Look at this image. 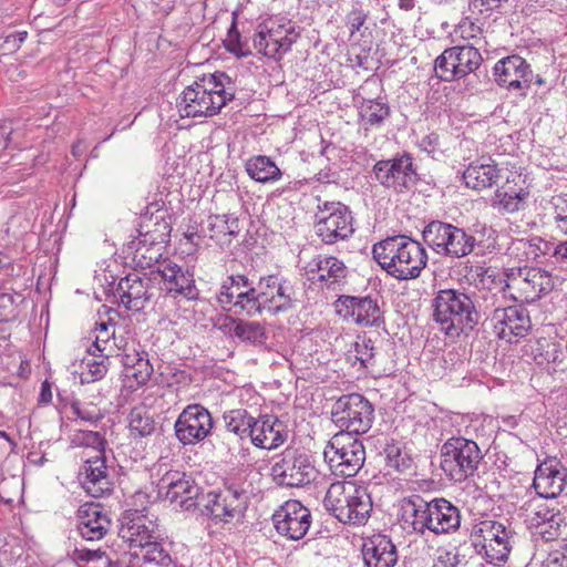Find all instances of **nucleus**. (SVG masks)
I'll list each match as a JSON object with an SVG mask.
<instances>
[{
    "label": "nucleus",
    "instance_id": "1",
    "mask_svg": "<svg viewBox=\"0 0 567 567\" xmlns=\"http://www.w3.org/2000/svg\"><path fill=\"white\" fill-rule=\"evenodd\" d=\"M235 83L225 72L205 74L185 87L176 101L181 117H210L235 97Z\"/></svg>",
    "mask_w": 567,
    "mask_h": 567
},
{
    "label": "nucleus",
    "instance_id": "2",
    "mask_svg": "<svg viewBox=\"0 0 567 567\" xmlns=\"http://www.w3.org/2000/svg\"><path fill=\"white\" fill-rule=\"evenodd\" d=\"M372 257L388 275L398 280L419 278L429 259L421 243L405 235L390 236L375 243Z\"/></svg>",
    "mask_w": 567,
    "mask_h": 567
},
{
    "label": "nucleus",
    "instance_id": "3",
    "mask_svg": "<svg viewBox=\"0 0 567 567\" xmlns=\"http://www.w3.org/2000/svg\"><path fill=\"white\" fill-rule=\"evenodd\" d=\"M433 320L447 334L473 330L485 317L476 296L460 289H441L432 299Z\"/></svg>",
    "mask_w": 567,
    "mask_h": 567
},
{
    "label": "nucleus",
    "instance_id": "4",
    "mask_svg": "<svg viewBox=\"0 0 567 567\" xmlns=\"http://www.w3.org/2000/svg\"><path fill=\"white\" fill-rule=\"evenodd\" d=\"M323 506L340 523L360 526L370 517L372 499L363 487L351 482H336L328 488Z\"/></svg>",
    "mask_w": 567,
    "mask_h": 567
},
{
    "label": "nucleus",
    "instance_id": "5",
    "mask_svg": "<svg viewBox=\"0 0 567 567\" xmlns=\"http://www.w3.org/2000/svg\"><path fill=\"white\" fill-rule=\"evenodd\" d=\"M440 458L446 476L461 483L476 473L484 454L475 441L453 436L441 446Z\"/></svg>",
    "mask_w": 567,
    "mask_h": 567
},
{
    "label": "nucleus",
    "instance_id": "6",
    "mask_svg": "<svg viewBox=\"0 0 567 567\" xmlns=\"http://www.w3.org/2000/svg\"><path fill=\"white\" fill-rule=\"evenodd\" d=\"M471 537L476 553L487 564L501 566L508 560L515 532L499 522L485 519L474 525Z\"/></svg>",
    "mask_w": 567,
    "mask_h": 567
},
{
    "label": "nucleus",
    "instance_id": "7",
    "mask_svg": "<svg viewBox=\"0 0 567 567\" xmlns=\"http://www.w3.org/2000/svg\"><path fill=\"white\" fill-rule=\"evenodd\" d=\"M422 238L435 254L449 258L466 257L476 246V239L472 234L442 220L430 221L422 230Z\"/></svg>",
    "mask_w": 567,
    "mask_h": 567
},
{
    "label": "nucleus",
    "instance_id": "8",
    "mask_svg": "<svg viewBox=\"0 0 567 567\" xmlns=\"http://www.w3.org/2000/svg\"><path fill=\"white\" fill-rule=\"evenodd\" d=\"M331 420L340 429L339 433L364 434L372 426L374 408L360 393L344 394L333 403Z\"/></svg>",
    "mask_w": 567,
    "mask_h": 567
},
{
    "label": "nucleus",
    "instance_id": "9",
    "mask_svg": "<svg viewBox=\"0 0 567 567\" xmlns=\"http://www.w3.org/2000/svg\"><path fill=\"white\" fill-rule=\"evenodd\" d=\"M313 228L316 235L327 245L348 239L354 233L352 213L341 202H322L318 198Z\"/></svg>",
    "mask_w": 567,
    "mask_h": 567
},
{
    "label": "nucleus",
    "instance_id": "10",
    "mask_svg": "<svg viewBox=\"0 0 567 567\" xmlns=\"http://www.w3.org/2000/svg\"><path fill=\"white\" fill-rule=\"evenodd\" d=\"M324 457L336 475L353 477L362 468L365 461V449L357 436L350 433H337L324 449Z\"/></svg>",
    "mask_w": 567,
    "mask_h": 567
},
{
    "label": "nucleus",
    "instance_id": "11",
    "mask_svg": "<svg viewBox=\"0 0 567 567\" xmlns=\"http://www.w3.org/2000/svg\"><path fill=\"white\" fill-rule=\"evenodd\" d=\"M372 173L374 181L381 186L398 194L410 192L420 181L413 156L408 152L378 161L372 167Z\"/></svg>",
    "mask_w": 567,
    "mask_h": 567
},
{
    "label": "nucleus",
    "instance_id": "12",
    "mask_svg": "<svg viewBox=\"0 0 567 567\" xmlns=\"http://www.w3.org/2000/svg\"><path fill=\"white\" fill-rule=\"evenodd\" d=\"M312 456L306 451L286 449L271 466L274 481L285 487H302L317 477Z\"/></svg>",
    "mask_w": 567,
    "mask_h": 567
},
{
    "label": "nucleus",
    "instance_id": "13",
    "mask_svg": "<svg viewBox=\"0 0 567 567\" xmlns=\"http://www.w3.org/2000/svg\"><path fill=\"white\" fill-rule=\"evenodd\" d=\"M482 62V54L474 45H454L435 59L434 70L442 81L451 82L474 73Z\"/></svg>",
    "mask_w": 567,
    "mask_h": 567
},
{
    "label": "nucleus",
    "instance_id": "14",
    "mask_svg": "<svg viewBox=\"0 0 567 567\" xmlns=\"http://www.w3.org/2000/svg\"><path fill=\"white\" fill-rule=\"evenodd\" d=\"M493 306H495V308L491 313L485 311L483 320L489 321L498 339L512 343L529 332L532 322L529 312L524 305L496 306L495 302H493Z\"/></svg>",
    "mask_w": 567,
    "mask_h": 567
},
{
    "label": "nucleus",
    "instance_id": "15",
    "mask_svg": "<svg viewBox=\"0 0 567 567\" xmlns=\"http://www.w3.org/2000/svg\"><path fill=\"white\" fill-rule=\"evenodd\" d=\"M118 537L130 549L141 551L155 540H163L156 518L148 517L144 511H125L120 518Z\"/></svg>",
    "mask_w": 567,
    "mask_h": 567
},
{
    "label": "nucleus",
    "instance_id": "16",
    "mask_svg": "<svg viewBox=\"0 0 567 567\" xmlns=\"http://www.w3.org/2000/svg\"><path fill=\"white\" fill-rule=\"evenodd\" d=\"M299 37V31L290 21L286 23L271 21L258 27L254 37V47L266 58L280 61Z\"/></svg>",
    "mask_w": 567,
    "mask_h": 567
},
{
    "label": "nucleus",
    "instance_id": "17",
    "mask_svg": "<svg viewBox=\"0 0 567 567\" xmlns=\"http://www.w3.org/2000/svg\"><path fill=\"white\" fill-rule=\"evenodd\" d=\"M261 310L271 315L287 312L299 302L298 290L287 277L274 274L259 278Z\"/></svg>",
    "mask_w": 567,
    "mask_h": 567
},
{
    "label": "nucleus",
    "instance_id": "18",
    "mask_svg": "<svg viewBox=\"0 0 567 567\" xmlns=\"http://www.w3.org/2000/svg\"><path fill=\"white\" fill-rule=\"evenodd\" d=\"M214 429L210 412L202 404H188L177 416L174 423V433L177 441L186 445H196L205 441Z\"/></svg>",
    "mask_w": 567,
    "mask_h": 567
},
{
    "label": "nucleus",
    "instance_id": "19",
    "mask_svg": "<svg viewBox=\"0 0 567 567\" xmlns=\"http://www.w3.org/2000/svg\"><path fill=\"white\" fill-rule=\"evenodd\" d=\"M247 492L238 485H230L206 496L205 509L215 522L229 523L240 517L248 505Z\"/></svg>",
    "mask_w": 567,
    "mask_h": 567
},
{
    "label": "nucleus",
    "instance_id": "20",
    "mask_svg": "<svg viewBox=\"0 0 567 567\" xmlns=\"http://www.w3.org/2000/svg\"><path fill=\"white\" fill-rule=\"evenodd\" d=\"M272 523L279 535L299 540L306 536L311 526V513L301 502L289 499L274 513Z\"/></svg>",
    "mask_w": 567,
    "mask_h": 567
},
{
    "label": "nucleus",
    "instance_id": "21",
    "mask_svg": "<svg viewBox=\"0 0 567 567\" xmlns=\"http://www.w3.org/2000/svg\"><path fill=\"white\" fill-rule=\"evenodd\" d=\"M158 494L182 509L189 511L197 505L200 487L195 481L178 471L166 472L157 484Z\"/></svg>",
    "mask_w": 567,
    "mask_h": 567
},
{
    "label": "nucleus",
    "instance_id": "22",
    "mask_svg": "<svg viewBox=\"0 0 567 567\" xmlns=\"http://www.w3.org/2000/svg\"><path fill=\"white\" fill-rule=\"evenodd\" d=\"M495 82L509 91H519L525 96L534 74L530 65L519 55H508L497 61L493 69Z\"/></svg>",
    "mask_w": 567,
    "mask_h": 567
},
{
    "label": "nucleus",
    "instance_id": "23",
    "mask_svg": "<svg viewBox=\"0 0 567 567\" xmlns=\"http://www.w3.org/2000/svg\"><path fill=\"white\" fill-rule=\"evenodd\" d=\"M76 530L87 542L103 539L112 527L109 512L100 503H85L76 513Z\"/></svg>",
    "mask_w": 567,
    "mask_h": 567
},
{
    "label": "nucleus",
    "instance_id": "24",
    "mask_svg": "<svg viewBox=\"0 0 567 567\" xmlns=\"http://www.w3.org/2000/svg\"><path fill=\"white\" fill-rule=\"evenodd\" d=\"M336 308L339 316L364 327H379L383 322L377 300L369 296H343L338 299Z\"/></svg>",
    "mask_w": 567,
    "mask_h": 567
},
{
    "label": "nucleus",
    "instance_id": "25",
    "mask_svg": "<svg viewBox=\"0 0 567 567\" xmlns=\"http://www.w3.org/2000/svg\"><path fill=\"white\" fill-rule=\"evenodd\" d=\"M567 468L556 460H546L536 470L533 487L537 496L546 499L558 497L566 485Z\"/></svg>",
    "mask_w": 567,
    "mask_h": 567
},
{
    "label": "nucleus",
    "instance_id": "26",
    "mask_svg": "<svg viewBox=\"0 0 567 567\" xmlns=\"http://www.w3.org/2000/svg\"><path fill=\"white\" fill-rule=\"evenodd\" d=\"M158 274L166 292L174 298L182 297L188 301L198 299L199 290L195 285L194 272L174 262H166L158 268Z\"/></svg>",
    "mask_w": 567,
    "mask_h": 567
},
{
    "label": "nucleus",
    "instance_id": "27",
    "mask_svg": "<svg viewBox=\"0 0 567 567\" xmlns=\"http://www.w3.org/2000/svg\"><path fill=\"white\" fill-rule=\"evenodd\" d=\"M80 476L82 487L92 497H103L113 489L105 456H89L81 467Z\"/></svg>",
    "mask_w": 567,
    "mask_h": 567
},
{
    "label": "nucleus",
    "instance_id": "28",
    "mask_svg": "<svg viewBox=\"0 0 567 567\" xmlns=\"http://www.w3.org/2000/svg\"><path fill=\"white\" fill-rule=\"evenodd\" d=\"M150 289L151 279L133 272L120 279L115 291L126 309L140 311L152 298Z\"/></svg>",
    "mask_w": 567,
    "mask_h": 567
},
{
    "label": "nucleus",
    "instance_id": "29",
    "mask_svg": "<svg viewBox=\"0 0 567 567\" xmlns=\"http://www.w3.org/2000/svg\"><path fill=\"white\" fill-rule=\"evenodd\" d=\"M288 431L284 422L274 415H262L255 419L250 440L251 443L260 449L274 450L286 442Z\"/></svg>",
    "mask_w": 567,
    "mask_h": 567
},
{
    "label": "nucleus",
    "instance_id": "30",
    "mask_svg": "<svg viewBox=\"0 0 567 567\" xmlns=\"http://www.w3.org/2000/svg\"><path fill=\"white\" fill-rule=\"evenodd\" d=\"M362 556L367 567H394L398 551L392 540L384 535H373L362 546Z\"/></svg>",
    "mask_w": 567,
    "mask_h": 567
},
{
    "label": "nucleus",
    "instance_id": "31",
    "mask_svg": "<svg viewBox=\"0 0 567 567\" xmlns=\"http://www.w3.org/2000/svg\"><path fill=\"white\" fill-rule=\"evenodd\" d=\"M313 265L316 268L309 270L311 280L320 282L322 287L332 291H336L344 284L348 269L343 261L333 256H318L313 259Z\"/></svg>",
    "mask_w": 567,
    "mask_h": 567
},
{
    "label": "nucleus",
    "instance_id": "32",
    "mask_svg": "<svg viewBox=\"0 0 567 567\" xmlns=\"http://www.w3.org/2000/svg\"><path fill=\"white\" fill-rule=\"evenodd\" d=\"M432 501H425L420 495H411L403 499L402 520L406 528L413 532L424 534L430 530L433 520H431Z\"/></svg>",
    "mask_w": 567,
    "mask_h": 567
},
{
    "label": "nucleus",
    "instance_id": "33",
    "mask_svg": "<svg viewBox=\"0 0 567 567\" xmlns=\"http://www.w3.org/2000/svg\"><path fill=\"white\" fill-rule=\"evenodd\" d=\"M499 172L494 159L482 156L466 167L463 179L467 187L481 190L492 187L497 182Z\"/></svg>",
    "mask_w": 567,
    "mask_h": 567
},
{
    "label": "nucleus",
    "instance_id": "34",
    "mask_svg": "<svg viewBox=\"0 0 567 567\" xmlns=\"http://www.w3.org/2000/svg\"><path fill=\"white\" fill-rule=\"evenodd\" d=\"M431 516L430 532L436 535L456 530L461 525L460 509L445 498L432 499Z\"/></svg>",
    "mask_w": 567,
    "mask_h": 567
},
{
    "label": "nucleus",
    "instance_id": "35",
    "mask_svg": "<svg viewBox=\"0 0 567 567\" xmlns=\"http://www.w3.org/2000/svg\"><path fill=\"white\" fill-rule=\"evenodd\" d=\"M239 220L229 215H210L200 231L209 236L217 245H230L233 237L239 234Z\"/></svg>",
    "mask_w": 567,
    "mask_h": 567
},
{
    "label": "nucleus",
    "instance_id": "36",
    "mask_svg": "<svg viewBox=\"0 0 567 567\" xmlns=\"http://www.w3.org/2000/svg\"><path fill=\"white\" fill-rule=\"evenodd\" d=\"M528 192L523 187L509 185V179L498 187L492 197V206L501 214H513L524 208Z\"/></svg>",
    "mask_w": 567,
    "mask_h": 567
},
{
    "label": "nucleus",
    "instance_id": "37",
    "mask_svg": "<svg viewBox=\"0 0 567 567\" xmlns=\"http://www.w3.org/2000/svg\"><path fill=\"white\" fill-rule=\"evenodd\" d=\"M127 249L132 252L133 261L136 266L145 269L159 261L163 256L164 245L154 241V238L147 239L138 235L128 243Z\"/></svg>",
    "mask_w": 567,
    "mask_h": 567
},
{
    "label": "nucleus",
    "instance_id": "38",
    "mask_svg": "<svg viewBox=\"0 0 567 567\" xmlns=\"http://www.w3.org/2000/svg\"><path fill=\"white\" fill-rule=\"evenodd\" d=\"M166 214L162 209H156L155 214L141 216L137 233L140 236L165 245L171 236V223L165 219Z\"/></svg>",
    "mask_w": 567,
    "mask_h": 567
},
{
    "label": "nucleus",
    "instance_id": "39",
    "mask_svg": "<svg viewBox=\"0 0 567 567\" xmlns=\"http://www.w3.org/2000/svg\"><path fill=\"white\" fill-rule=\"evenodd\" d=\"M247 175L255 182L269 184L279 181L282 176L281 169L266 155H255L245 162Z\"/></svg>",
    "mask_w": 567,
    "mask_h": 567
},
{
    "label": "nucleus",
    "instance_id": "40",
    "mask_svg": "<svg viewBox=\"0 0 567 567\" xmlns=\"http://www.w3.org/2000/svg\"><path fill=\"white\" fill-rule=\"evenodd\" d=\"M259 281L251 282L248 288L235 295V300L226 309L236 316L256 317L261 315Z\"/></svg>",
    "mask_w": 567,
    "mask_h": 567
},
{
    "label": "nucleus",
    "instance_id": "41",
    "mask_svg": "<svg viewBox=\"0 0 567 567\" xmlns=\"http://www.w3.org/2000/svg\"><path fill=\"white\" fill-rule=\"evenodd\" d=\"M226 435H235V443L239 444L246 437H250L255 417L245 409H234L225 411L223 414Z\"/></svg>",
    "mask_w": 567,
    "mask_h": 567
},
{
    "label": "nucleus",
    "instance_id": "42",
    "mask_svg": "<svg viewBox=\"0 0 567 567\" xmlns=\"http://www.w3.org/2000/svg\"><path fill=\"white\" fill-rule=\"evenodd\" d=\"M391 110L383 99H363L359 106V116L364 130L379 127L390 116Z\"/></svg>",
    "mask_w": 567,
    "mask_h": 567
},
{
    "label": "nucleus",
    "instance_id": "43",
    "mask_svg": "<svg viewBox=\"0 0 567 567\" xmlns=\"http://www.w3.org/2000/svg\"><path fill=\"white\" fill-rule=\"evenodd\" d=\"M231 327L229 333L243 342L261 346L267 340L265 327L256 321L229 318Z\"/></svg>",
    "mask_w": 567,
    "mask_h": 567
},
{
    "label": "nucleus",
    "instance_id": "44",
    "mask_svg": "<svg viewBox=\"0 0 567 567\" xmlns=\"http://www.w3.org/2000/svg\"><path fill=\"white\" fill-rule=\"evenodd\" d=\"M545 499L534 497L525 504L526 522L529 529L538 528L539 524L564 515L558 506H551Z\"/></svg>",
    "mask_w": 567,
    "mask_h": 567
},
{
    "label": "nucleus",
    "instance_id": "45",
    "mask_svg": "<svg viewBox=\"0 0 567 567\" xmlns=\"http://www.w3.org/2000/svg\"><path fill=\"white\" fill-rule=\"evenodd\" d=\"M156 427L155 420L144 405L135 406L128 414V429L133 437L150 436Z\"/></svg>",
    "mask_w": 567,
    "mask_h": 567
},
{
    "label": "nucleus",
    "instance_id": "46",
    "mask_svg": "<svg viewBox=\"0 0 567 567\" xmlns=\"http://www.w3.org/2000/svg\"><path fill=\"white\" fill-rule=\"evenodd\" d=\"M254 282L244 274H231L227 276L220 285L219 292L217 293V301L223 309H227L235 300V295L245 290Z\"/></svg>",
    "mask_w": 567,
    "mask_h": 567
},
{
    "label": "nucleus",
    "instance_id": "47",
    "mask_svg": "<svg viewBox=\"0 0 567 567\" xmlns=\"http://www.w3.org/2000/svg\"><path fill=\"white\" fill-rule=\"evenodd\" d=\"M131 555L135 558H142L145 564L155 565L157 567H175L176 561L172 557L169 550L164 546L163 540H155L151 546L143 550H134Z\"/></svg>",
    "mask_w": 567,
    "mask_h": 567
},
{
    "label": "nucleus",
    "instance_id": "48",
    "mask_svg": "<svg viewBox=\"0 0 567 567\" xmlns=\"http://www.w3.org/2000/svg\"><path fill=\"white\" fill-rule=\"evenodd\" d=\"M349 352L353 353L354 360L359 361L361 367L365 369L377 365L378 349L374 347L373 340L367 336L358 337Z\"/></svg>",
    "mask_w": 567,
    "mask_h": 567
},
{
    "label": "nucleus",
    "instance_id": "49",
    "mask_svg": "<svg viewBox=\"0 0 567 567\" xmlns=\"http://www.w3.org/2000/svg\"><path fill=\"white\" fill-rule=\"evenodd\" d=\"M370 17L368 6L361 0H352L351 8L346 14V25L350 37L360 33Z\"/></svg>",
    "mask_w": 567,
    "mask_h": 567
},
{
    "label": "nucleus",
    "instance_id": "50",
    "mask_svg": "<svg viewBox=\"0 0 567 567\" xmlns=\"http://www.w3.org/2000/svg\"><path fill=\"white\" fill-rule=\"evenodd\" d=\"M556 246L557 245L546 241L542 238H534L532 240L516 239L512 243L509 249L524 251L525 254H534L535 257L538 256V252L543 255H548L551 252V256L554 257V247Z\"/></svg>",
    "mask_w": 567,
    "mask_h": 567
},
{
    "label": "nucleus",
    "instance_id": "51",
    "mask_svg": "<svg viewBox=\"0 0 567 567\" xmlns=\"http://www.w3.org/2000/svg\"><path fill=\"white\" fill-rule=\"evenodd\" d=\"M386 465L398 472L411 468L412 458L396 444H388L384 449Z\"/></svg>",
    "mask_w": 567,
    "mask_h": 567
},
{
    "label": "nucleus",
    "instance_id": "52",
    "mask_svg": "<svg viewBox=\"0 0 567 567\" xmlns=\"http://www.w3.org/2000/svg\"><path fill=\"white\" fill-rule=\"evenodd\" d=\"M87 375L85 379H82L83 382H95L102 380L109 370V354L95 352L92 360L86 362Z\"/></svg>",
    "mask_w": 567,
    "mask_h": 567
},
{
    "label": "nucleus",
    "instance_id": "53",
    "mask_svg": "<svg viewBox=\"0 0 567 567\" xmlns=\"http://www.w3.org/2000/svg\"><path fill=\"white\" fill-rule=\"evenodd\" d=\"M565 525V516L560 515L542 523L538 528H530L535 535H538L544 542L557 539L561 534V527Z\"/></svg>",
    "mask_w": 567,
    "mask_h": 567
},
{
    "label": "nucleus",
    "instance_id": "54",
    "mask_svg": "<svg viewBox=\"0 0 567 567\" xmlns=\"http://www.w3.org/2000/svg\"><path fill=\"white\" fill-rule=\"evenodd\" d=\"M112 326L107 322H100L96 324V337L91 348H89V353L91 355H95V352L103 353L107 350V344L111 338L114 336V329L110 331Z\"/></svg>",
    "mask_w": 567,
    "mask_h": 567
},
{
    "label": "nucleus",
    "instance_id": "55",
    "mask_svg": "<svg viewBox=\"0 0 567 567\" xmlns=\"http://www.w3.org/2000/svg\"><path fill=\"white\" fill-rule=\"evenodd\" d=\"M28 37L27 31H14L0 37V52L2 54L16 52Z\"/></svg>",
    "mask_w": 567,
    "mask_h": 567
},
{
    "label": "nucleus",
    "instance_id": "56",
    "mask_svg": "<svg viewBox=\"0 0 567 567\" xmlns=\"http://www.w3.org/2000/svg\"><path fill=\"white\" fill-rule=\"evenodd\" d=\"M130 370V375L135 380L137 385L146 384L154 371L153 365L150 362L148 354L141 359L140 362Z\"/></svg>",
    "mask_w": 567,
    "mask_h": 567
},
{
    "label": "nucleus",
    "instance_id": "57",
    "mask_svg": "<svg viewBox=\"0 0 567 567\" xmlns=\"http://www.w3.org/2000/svg\"><path fill=\"white\" fill-rule=\"evenodd\" d=\"M225 47L228 52L237 56H247L250 54V50L240 42V34L234 23L228 31Z\"/></svg>",
    "mask_w": 567,
    "mask_h": 567
},
{
    "label": "nucleus",
    "instance_id": "58",
    "mask_svg": "<svg viewBox=\"0 0 567 567\" xmlns=\"http://www.w3.org/2000/svg\"><path fill=\"white\" fill-rule=\"evenodd\" d=\"M83 445L91 447L94 452L93 456H105V439L99 432H84L83 433Z\"/></svg>",
    "mask_w": 567,
    "mask_h": 567
},
{
    "label": "nucleus",
    "instance_id": "59",
    "mask_svg": "<svg viewBox=\"0 0 567 567\" xmlns=\"http://www.w3.org/2000/svg\"><path fill=\"white\" fill-rule=\"evenodd\" d=\"M146 354L147 353L142 349H138L135 346L130 347L126 344L123 353L121 354V362L126 369L130 370L132 367H135Z\"/></svg>",
    "mask_w": 567,
    "mask_h": 567
},
{
    "label": "nucleus",
    "instance_id": "60",
    "mask_svg": "<svg viewBox=\"0 0 567 567\" xmlns=\"http://www.w3.org/2000/svg\"><path fill=\"white\" fill-rule=\"evenodd\" d=\"M419 147L421 148V151L426 152L432 157H435L436 153H442L440 135L435 132L425 135L419 142Z\"/></svg>",
    "mask_w": 567,
    "mask_h": 567
},
{
    "label": "nucleus",
    "instance_id": "61",
    "mask_svg": "<svg viewBox=\"0 0 567 567\" xmlns=\"http://www.w3.org/2000/svg\"><path fill=\"white\" fill-rule=\"evenodd\" d=\"M105 556V551L101 549L75 548L73 551V559L81 563H90L100 560Z\"/></svg>",
    "mask_w": 567,
    "mask_h": 567
},
{
    "label": "nucleus",
    "instance_id": "62",
    "mask_svg": "<svg viewBox=\"0 0 567 567\" xmlns=\"http://www.w3.org/2000/svg\"><path fill=\"white\" fill-rule=\"evenodd\" d=\"M508 0H470V9L477 10L480 13L483 11H493L499 9L504 2Z\"/></svg>",
    "mask_w": 567,
    "mask_h": 567
},
{
    "label": "nucleus",
    "instance_id": "63",
    "mask_svg": "<svg viewBox=\"0 0 567 567\" xmlns=\"http://www.w3.org/2000/svg\"><path fill=\"white\" fill-rule=\"evenodd\" d=\"M554 220L559 228V224L567 223V198L557 197L554 202Z\"/></svg>",
    "mask_w": 567,
    "mask_h": 567
},
{
    "label": "nucleus",
    "instance_id": "64",
    "mask_svg": "<svg viewBox=\"0 0 567 567\" xmlns=\"http://www.w3.org/2000/svg\"><path fill=\"white\" fill-rule=\"evenodd\" d=\"M71 409L73 413L81 420L87 422H96L100 419V415L97 413L89 411L87 409H83L80 402H73L71 404Z\"/></svg>",
    "mask_w": 567,
    "mask_h": 567
}]
</instances>
